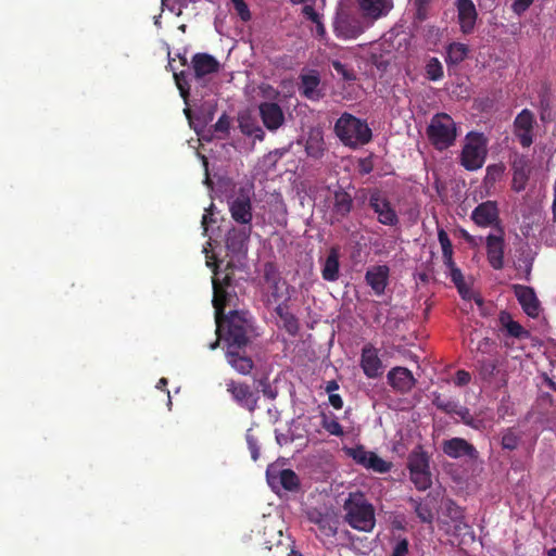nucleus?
I'll list each match as a JSON object with an SVG mask.
<instances>
[{
  "mask_svg": "<svg viewBox=\"0 0 556 556\" xmlns=\"http://www.w3.org/2000/svg\"><path fill=\"white\" fill-rule=\"evenodd\" d=\"M231 218L239 224L229 231L227 243H245L252 232V202L251 191L239 188L236 194L228 201Z\"/></svg>",
  "mask_w": 556,
  "mask_h": 556,
  "instance_id": "obj_1",
  "label": "nucleus"
},
{
  "mask_svg": "<svg viewBox=\"0 0 556 556\" xmlns=\"http://www.w3.org/2000/svg\"><path fill=\"white\" fill-rule=\"evenodd\" d=\"M217 332L225 331L227 348H245L254 336V321L249 312L231 311L216 319Z\"/></svg>",
  "mask_w": 556,
  "mask_h": 556,
  "instance_id": "obj_2",
  "label": "nucleus"
},
{
  "mask_svg": "<svg viewBox=\"0 0 556 556\" xmlns=\"http://www.w3.org/2000/svg\"><path fill=\"white\" fill-rule=\"evenodd\" d=\"M343 519L352 529L361 532H371L376 526V510L365 493L350 492L344 500Z\"/></svg>",
  "mask_w": 556,
  "mask_h": 556,
  "instance_id": "obj_3",
  "label": "nucleus"
},
{
  "mask_svg": "<svg viewBox=\"0 0 556 556\" xmlns=\"http://www.w3.org/2000/svg\"><path fill=\"white\" fill-rule=\"evenodd\" d=\"M334 132L344 146L353 149L367 144L372 138L367 122L346 112L337 119Z\"/></svg>",
  "mask_w": 556,
  "mask_h": 556,
  "instance_id": "obj_4",
  "label": "nucleus"
},
{
  "mask_svg": "<svg viewBox=\"0 0 556 556\" xmlns=\"http://www.w3.org/2000/svg\"><path fill=\"white\" fill-rule=\"evenodd\" d=\"M426 134L435 150L444 151L454 146L457 138V125L447 113H437L431 117Z\"/></svg>",
  "mask_w": 556,
  "mask_h": 556,
  "instance_id": "obj_5",
  "label": "nucleus"
},
{
  "mask_svg": "<svg viewBox=\"0 0 556 556\" xmlns=\"http://www.w3.org/2000/svg\"><path fill=\"white\" fill-rule=\"evenodd\" d=\"M471 219L479 227L490 228L485 243H504L505 230L495 201L489 200L476 206L471 213Z\"/></svg>",
  "mask_w": 556,
  "mask_h": 556,
  "instance_id": "obj_6",
  "label": "nucleus"
},
{
  "mask_svg": "<svg viewBox=\"0 0 556 556\" xmlns=\"http://www.w3.org/2000/svg\"><path fill=\"white\" fill-rule=\"evenodd\" d=\"M226 391L232 402L239 407L253 414L258 408L260 394L257 390L245 382L235 379H228L225 382Z\"/></svg>",
  "mask_w": 556,
  "mask_h": 556,
  "instance_id": "obj_7",
  "label": "nucleus"
},
{
  "mask_svg": "<svg viewBox=\"0 0 556 556\" xmlns=\"http://www.w3.org/2000/svg\"><path fill=\"white\" fill-rule=\"evenodd\" d=\"M332 26L336 36L341 39H355L364 31L358 15L345 7L337 10Z\"/></svg>",
  "mask_w": 556,
  "mask_h": 556,
  "instance_id": "obj_8",
  "label": "nucleus"
},
{
  "mask_svg": "<svg viewBox=\"0 0 556 556\" xmlns=\"http://www.w3.org/2000/svg\"><path fill=\"white\" fill-rule=\"evenodd\" d=\"M486 156L485 141L482 135L469 137L464 146L460 163L467 170H476L483 166Z\"/></svg>",
  "mask_w": 556,
  "mask_h": 556,
  "instance_id": "obj_9",
  "label": "nucleus"
},
{
  "mask_svg": "<svg viewBox=\"0 0 556 556\" xmlns=\"http://www.w3.org/2000/svg\"><path fill=\"white\" fill-rule=\"evenodd\" d=\"M535 116L529 109H523L514 119L513 134L522 148H529L533 143Z\"/></svg>",
  "mask_w": 556,
  "mask_h": 556,
  "instance_id": "obj_10",
  "label": "nucleus"
},
{
  "mask_svg": "<svg viewBox=\"0 0 556 556\" xmlns=\"http://www.w3.org/2000/svg\"><path fill=\"white\" fill-rule=\"evenodd\" d=\"M368 204L370 208L377 214L378 220L388 226H394L399 222L397 214L390 201L383 192L379 189L369 191Z\"/></svg>",
  "mask_w": 556,
  "mask_h": 556,
  "instance_id": "obj_11",
  "label": "nucleus"
},
{
  "mask_svg": "<svg viewBox=\"0 0 556 556\" xmlns=\"http://www.w3.org/2000/svg\"><path fill=\"white\" fill-rule=\"evenodd\" d=\"M346 454L352 457L356 464L378 473H386L391 468L390 463L379 457L375 452L367 451L363 445L346 448Z\"/></svg>",
  "mask_w": 556,
  "mask_h": 556,
  "instance_id": "obj_12",
  "label": "nucleus"
},
{
  "mask_svg": "<svg viewBox=\"0 0 556 556\" xmlns=\"http://www.w3.org/2000/svg\"><path fill=\"white\" fill-rule=\"evenodd\" d=\"M442 452L450 458L457 459L467 457L475 460L478 458L479 453L477 448L463 438H452L444 440L441 444Z\"/></svg>",
  "mask_w": 556,
  "mask_h": 556,
  "instance_id": "obj_13",
  "label": "nucleus"
},
{
  "mask_svg": "<svg viewBox=\"0 0 556 556\" xmlns=\"http://www.w3.org/2000/svg\"><path fill=\"white\" fill-rule=\"evenodd\" d=\"M457 22L464 35L473 33L478 20V12L472 0H456Z\"/></svg>",
  "mask_w": 556,
  "mask_h": 556,
  "instance_id": "obj_14",
  "label": "nucleus"
},
{
  "mask_svg": "<svg viewBox=\"0 0 556 556\" xmlns=\"http://www.w3.org/2000/svg\"><path fill=\"white\" fill-rule=\"evenodd\" d=\"M191 68L195 80H202L206 76L216 74L220 70L219 61L206 52H198L191 59Z\"/></svg>",
  "mask_w": 556,
  "mask_h": 556,
  "instance_id": "obj_15",
  "label": "nucleus"
},
{
  "mask_svg": "<svg viewBox=\"0 0 556 556\" xmlns=\"http://www.w3.org/2000/svg\"><path fill=\"white\" fill-rule=\"evenodd\" d=\"M245 348H227L225 353L229 366L242 376H250L255 367L254 361L247 355Z\"/></svg>",
  "mask_w": 556,
  "mask_h": 556,
  "instance_id": "obj_16",
  "label": "nucleus"
},
{
  "mask_svg": "<svg viewBox=\"0 0 556 556\" xmlns=\"http://www.w3.org/2000/svg\"><path fill=\"white\" fill-rule=\"evenodd\" d=\"M361 367L369 379H376L382 375V362L378 356L377 349L370 343L362 349Z\"/></svg>",
  "mask_w": 556,
  "mask_h": 556,
  "instance_id": "obj_17",
  "label": "nucleus"
},
{
  "mask_svg": "<svg viewBox=\"0 0 556 556\" xmlns=\"http://www.w3.org/2000/svg\"><path fill=\"white\" fill-rule=\"evenodd\" d=\"M513 291L523 312L532 318L538 317L540 313V301L533 288L522 285H513Z\"/></svg>",
  "mask_w": 556,
  "mask_h": 556,
  "instance_id": "obj_18",
  "label": "nucleus"
},
{
  "mask_svg": "<svg viewBox=\"0 0 556 556\" xmlns=\"http://www.w3.org/2000/svg\"><path fill=\"white\" fill-rule=\"evenodd\" d=\"M340 251L338 245H332L326 251L325 256L319 257L321 277L326 281H337L340 276Z\"/></svg>",
  "mask_w": 556,
  "mask_h": 556,
  "instance_id": "obj_19",
  "label": "nucleus"
},
{
  "mask_svg": "<svg viewBox=\"0 0 556 556\" xmlns=\"http://www.w3.org/2000/svg\"><path fill=\"white\" fill-rule=\"evenodd\" d=\"M387 379L392 389L402 394L408 393L416 383L412 371L400 366L392 368L388 372Z\"/></svg>",
  "mask_w": 556,
  "mask_h": 556,
  "instance_id": "obj_20",
  "label": "nucleus"
},
{
  "mask_svg": "<svg viewBox=\"0 0 556 556\" xmlns=\"http://www.w3.org/2000/svg\"><path fill=\"white\" fill-rule=\"evenodd\" d=\"M260 116L264 126L275 131L285 123V114L279 104L275 102H263L258 105Z\"/></svg>",
  "mask_w": 556,
  "mask_h": 556,
  "instance_id": "obj_21",
  "label": "nucleus"
},
{
  "mask_svg": "<svg viewBox=\"0 0 556 556\" xmlns=\"http://www.w3.org/2000/svg\"><path fill=\"white\" fill-rule=\"evenodd\" d=\"M320 77L318 72L311 71L309 73L300 75V93L312 101H318L324 97L323 90L319 88Z\"/></svg>",
  "mask_w": 556,
  "mask_h": 556,
  "instance_id": "obj_22",
  "label": "nucleus"
},
{
  "mask_svg": "<svg viewBox=\"0 0 556 556\" xmlns=\"http://www.w3.org/2000/svg\"><path fill=\"white\" fill-rule=\"evenodd\" d=\"M389 267L387 265H375L367 269L365 280L376 295H381L388 286Z\"/></svg>",
  "mask_w": 556,
  "mask_h": 556,
  "instance_id": "obj_23",
  "label": "nucleus"
},
{
  "mask_svg": "<svg viewBox=\"0 0 556 556\" xmlns=\"http://www.w3.org/2000/svg\"><path fill=\"white\" fill-rule=\"evenodd\" d=\"M364 17L378 20L386 16L393 8V0H357Z\"/></svg>",
  "mask_w": 556,
  "mask_h": 556,
  "instance_id": "obj_24",
  "label": "nucleus"
},
{
  "mask_svg": "<svg viewBox=\"0 0 556 556\" xmlns=\"http://www.w3.org/2000/svg\"><path fill=\"white\" fill-rule=\"evenodd\" d=\"M442 247V257L443 263L447 269L448 276L451 280L456 286L458 292L463 298H465L466 285L464 281V276L462 270L456 266L453 261V245H441Z\"/></svg>",
  "mask_w": 556,
  "mask_h": 556,
  "instance_id": "obj_25",
  "label": "nucleus"
},
{
  "mask_svg": "<svg viewBox=\"0 0 556 556\" xmlns=\"http://www.w3.org/2000/svg\"><path fill=\"white\" fill-rule=\"evenodd\" d=\"M353 207L352 195L346 192L342 187H339L333 191V198L331 202V214L337 220H341L346 217Z\"/></svg>",
  "mask_w": 556,
  "mask_h": 556,
  "instance_id": "obj_26",
  "label": "nucleus"
},
{
  "mask_svg": "<svg viewBox=\"0 0 556 556\" xmlns=\"http://www.w3.org/2000/svg\"><path fill=\"white\" fill-rule=\"evenodd\" d=\"M511 169H513L511 188L516 192H520L526 189V186H527V182L529 179L530 168L528 165V161L523 157L516 159L513 162Z\"/></svg>",
  "mask_w": 556,
  "mask_h": 556,
  "instance_id": "obj_27",
  "label": "nucleus"
},
{
  "mask_svg": "<svg viewBox=\"0 0 556 556\" xmlns=\"http://www.w3.org/2000/svg\"><path fill=\"white\" fill-rule=\"evenodd\" d=\"M445 515L454 523V531L456 533H467L470 530V526L465 519L464 509L453 501H447L444 506Z\"/></svg>",
  "mask_w": 556,
  "mask_h": 556,
  "instance_id": "obj_28",
  "label": "nucleus"
},
{
  "mask_svg": "<svg viewBox=\"0 0 556 556\" xmlns=\"http://www.w3.org/2000/svg\"><path fill=\"white\" fill-rule=\"evenodd\" d=\"M325 150V141L321 131L311 130L305 143L306 154L309 157L318 160L324 155Z\"/></svg>",
  "mask_w": 556,
  "mask_h": 556,
  "instance_id": "obj_29",
  "label": "nucleus"
},
{
  "mask_svg": "<svg viewBox=\"0 0 556 556\" xmlns=\"http://www.w3.org/2000/svg\"><path fill=\"white\" fill-rule=\"evenodd\" d=\"M498 320L509 337L516 339L529 338L530 332L526 330L518 321H515L509 313L505 311L501 312Z\"/></svg>",
  "mask_w": 556,
  "mask_h": 556,
  "instance_id": "obj_30",
  "label": "nucleus"
},
{
  "mask_svg": "<svg viewBox=\"0 0 556 556\" xmlns=\"http://www.w3.org/2000/svg\"><path fill=\"white\" fill-rule=\"evenodd\" d=\"M275 312L281 319L285 330L291 336L298 334L300 330L299 320L291 312H289L288 305L286 303H281L277 305Z\"/></svg>",
  "mask_w": 556,
  "mask_h": 556,
  "instance_id": "obj_31",
  "label": "nucleus"
},
{
  "mask_svg": "<svg viewBox=\"0 0 556 556\" xmlns=\"http://www.w3.org/2000/svg\"><path fill=\"white\" fill-rule=\"evenodd\" d=\"M409 504L414 508L417 517L421 522L432 523L434 519L432 501L428 497L425 500L409 498Z\"/></svg>",
  "mask_w": 556,
  "mask_h": 556,
  "instance_id": "obj_32",
  "label": "nucleus"
},
{
  "mask_svg": "<svg viewBox=\"0 0 556 556\" xmlns=\"http://www.w3.org/2000/svg\"><path fill=\"white\" fill-rule=\"evenodd\" d=\"M236 245H203V253L206 255V263L208 266H214L215 269H218L224 260L219 258L220 254L225 252L226 254L231 250L233 251Z\"/></svg>",
  "mask_w": 556,
  "mask_h": 556,
  "instance_id": "obj_33",
  "label": "nucleus"
},
{
  "mask_svg": "<svg viewBox=\"0 0 556 556\" xmlns=\"http://www.w3.org/2000/svg\"><path fill=\"white\" fill-rule=\"evenodd\" d=\"M407 467L409 472L430 470L428 454L421 447L415 448L408 456Z\"/></svg>",
  "mask_w": 556,
  "mask_h": 556,
  "instance_id": "obj_34",
  "label": "nucleus"
},
{
  "mask_svg": "<svg viewBox=\"0 0 556 556\" xmlns=\"http://www.w3.org/2000/svg\"><path fill=\"white\" fill-rule=\"evenodd\" d=\"M522 440V432L515 427L503 430L501 434V446L503 450L515 451L519 447Z\"/></svg>",
  "mask_w": 556,
  "mask_h": 556,
  "instance_id": "obj_35",
  "label": "nucleus"
},
{
  "mask_svg": "<svg viewBox=\"0 0 556 556\" xmlns=\"http://www.w3.org/2000/svg\"><path fill=\"white\" fill-rule=\"evenodd\" d=\"M469 53V47L462 42H452L446 48V63L458 65Z\"/></svg>",
  "mask_w": 556,
  "mask_h": 556,
  "instance_id": "obj_36",
  "label": "nucleus"
},
{
  "mask_svg": "<svg viewBox=\"0 0 556 556\" xmlns=\"http://www.w3.org/2000/svg\"><path fill=\"white\" fill-rule=\"evenodd\" d=\"M213 291L214 296L212 303L215 308V315L217 319L218 317H223L229 294L216 279H213Z\"/></svg>",
  "mask_w": 556,
  "mask_h": 556,
  "instance_id": "obj_37",
  "label": "nucleus"
},
{
  "mask_svg": "<svg viewBox=\"0 0 556 556\" xmlns=\"http://www.w3.org/2000/svg\"><path fill=\"white\" fill-rule=\"evenodd\" d=\"M497 369V361L491 358H481L477 361V370L481 380L491 382Z\"/></svg>",
  "mask_w": 556,
  "mask_h": 556,
  "instance_id": "obj_38",
  "label": "nucleus"
},
{
  "mask_svg": "<svg viewBox=\"0 0 556 556\" xmlns=\"http://www.w3.org/2000/svg\"><path fill=\"white\" fill-rule=\"evenodd\" d=\"M321 427L331 435L343 437L344 430L333 414L321 413Z\"/></svg>",
  "mask_w": 556,
  "mask_h": 556,
  "instance_id": "obj_39",
  "label": "nucleus"
},
{
  "mask_svg": "<svg viewBox=\"0 0 556 556\" xmlns=\"http://www.w3.org/2000/svg\"><path fill=\"white\" fill-rule=\"evenodd\" d=\"M320 532L326 536H334L337 534V521L328 515H319L317 519L313 520Z\"/></svg>",
  "mask_w": 556,
  "mask_h": 556,
  "instance_id": "obj_40",
  "label": "nucleus"
},
{
  "mask_svg": "<svg viewBox=\"0 0 556 556\" xmlns=\"http://www.w3.org/2000/svg\"><path fill=\"white\" fill-rule=\"evenodd\" d=\"M279 481L287 491H295L300 485L299 477L292 469H282L279 472Z\"/></svg>",
  "mask_w": 556,
  "mask_h": 556,
  "instance_id": "obj_41",
  "label": "nucleus"
},
{
  "mask_svg": "<svg viewBox=\"0 0 556 556\" xmlns=\"http://www.w3.org/2000/svg\"><path fill=\"white\" fill-rule=\"evenodd\" d=\"M175 84L179 90L180 97L182 98L186 105H189L190 97V85L187 79V72L181 71L179 73L174 72Z\"/></svg>",
  "mask_w": 556,
  "mask_h": 556,
  "instance_id": "obj_42",
  "label": "nucleus"
},
{
  "mask_svg": "<svg viewBox=\"0 0 556 556\" xmlns=\"http://www.w3.org/2000/svg\"><path fill=\"white\" fill-rule=\"evenodd\" d=\"M488 260L494 269H502L504 265V249L503 245H486Z\"/></svg>",
  "mask_w": 556,
  "mask_h": 556,
  "instance_id": "obj_43",
  "label": "nucleus"
},
{
  "mask_svg": "<svg viewBox=\"0 0 556 556\" xmlns=\"http://www.w3.org/2000/svg\"><path fill=\"white\" fill-rule=\"evenodd\" d=\"M410 480L419 491H425L431 486V472L430 470L426 471H413L409 472Z\"/></svg>",
  "mask_w": 556,
  "mask_h": 556,
  "instance_id": "obj_44",
  "label": "nucleus"
},
{
  "mask_svg": "<svg viewBox=\"0 0 556 556\" xmlns=\"http://www.w3.org/2000/svg\"><path fill=\"white\" fill-rule=\"evenodd\" d=\"M425 70L427 78L432 81L440 80L444 75L443 66L438 58H430Z\"/></svg>",
  "mask_w": 556,
  "mask_h": 556,
  "instance_id": "obj_45",
  "label": "nucleus"
},
{
  "mask_svg": "<svg viewBox=\"0 0 556 556\" xmlns=\"http://www.w3.org/2000/svg\"><path fill=\"white\" fill-rule=\"evenodd\" d=\"M332 67L336 71V73L342 77L345 81H354L356 80V74L354 70L349 68L346 64H343L342 62L336 60L332 61Z\"/></svg>",
  "mask_w": 556,
  "mask_h": 556,
  "instance_id": "obj_46",
  "label": "nucleus"
},
{
  "mask_svg": "<svg viewBox=\"0 0 556 556\" xmlns=\"http://www.w3.org/2000/svg\"><path fill=\"white\" fill-rule=\"evenodd\" d=\"M430 1L431 0H414L415 21L421 23L428 18Z\"/></svg>",
  "mask_w": 556,
  "mask_h": 556,
  "instance_id": "obj_47",
  "label": "nucleus"
},
{
  "mask_svg": "<svg viewBox=\"0 0 556 556\" xmlns=\"http://www.w3.org/2000/svg\"><path fill=\"white\" fill-rule=\"evenodd\" d=\"M263 278L268 283H276L277 280H281L280 273L274 263H266L263 269Z\"/></svg>",
  "mask_w": 556,
  "mask_h": 556,
  "instance_id": "obj_48",
  "label": "nucleus"
},
{
  "mask_svg": "<svg viewBox=\"0 0 556 556\" xmlns=\"http://www.w3.org/2000/svg\"><path fill=\"white\" fill-rule=\"evenodd\" d=\"M504 165L503 164H492L486 167L485 182L494 184L504 174Z\"/></svg>",
  "mask_w": 556,
  "mask_h": 556,
  "instance_id": "obj_49",
  "label": "nucleus"
},
{
  "mask_svg": "<svg viewBox=\"0 0 556 556\" xmlns=\"http://www.w3.org/2000/svg\"><path fill=\"white\" fill-rule=\"evenodd\" d=\"M433 405L446 413V414H454V412H456V408L458 406L457 402L453 401V400H446V399H442L441 396H435V399L433 400Z\"/></svg>",
  "mask_w": 556,
  "mask_h": 556,
  "instance_id": "obj_50",
  "label": "nucleus"
},
{
  "mask_svg": "<svg viewBox=\"0 0 556 556\" xmlns=\"http://www.w3.org/2000/svg\"><path fill=\"white\" fill-rule=\"evenodd\" d=\"M256 382L265 397L269 400H275L277 397L278 391L276 388L271 387L267 377H263L258 379Z\"/></svg>",
  "mask_w": 556,
  "mask_h": 556,
  "instance_id": "obj_51",
  "label": "nucleus"
},
{
  "mask_svg": "<svg viewBox=\"0 0 556 556\" xmlns=\"http://www.w3.org/2000/svg\"><path fill=\"white\" fill-rule=\"evenodd\" d=\"M245 440H247V444H248L249 451L251 453L252 459L257 460L260 457V446H258L257 439L251 432V429H249L247 431Z\"/></svg>",
  "mask_w": 556,
  "mask_h": 556,
  "instance_id": "obj_52",
  "label": "nucleus"
},
{
  "mask_svg": "<svg viewBox=\"0 0 556 556\" xmlns=\"http://www.w3.org/2000/svg\"><path fill=\"white\" fill-rule=\"evenodd\" d=\"M233 4V8L237 12V14L240 16V18L243 22H248L251 20V12L249 10L248 4L244 0H230Z\"/></svg>",
  "mask_w": 556,
  "mask_h": 556,
  "instance_id": "obj_53",
  "label": "nucleus"
},
{
  "mask_svg": "<svg viewBox=\"0 0 556 556\" xmlns=\"http://www.w3.org/2000/svg\"><path fill=\"white\" fill-rule=\"evenodd\" d=\"M454 414L459 416L465 425L470 426L472 428H478V426L475 424V418L471 416L467 407L458 405Z\"/></svg>",
  "mask_w": 556,
  "mask_h": 556,
  "instance_id": "obj_54",
  "label": "nucleus"
},
{
  "mask_svg": "<svg viewBox=\"0 0 556 556\" xmlns=\"http://www.w3.org/2000/svg\"><path fill=\"white\" fill-rule=\"evenodd\" d=\"M229 129H230V118L226 113H223L219 116V118L217 119V122L215 123L214 130L216 132H222V134L228 135Z\"/></svg>",
  "mask_w": 556,
  "mask_h": 556,
  "instance_id": "obj_55",
  "label": "nucleus"
},
{
  "mask_svg": "<svg viewBox=\"0 0 556 556\" xmlns=\"http://www.w3.org/2000/svg\"><path fill=\"white\" fill-rule=\"evenodd\" d=\"M409 543L406 538H400L392 551V556H407Z\"/></svg>",
  "mask_w": 556,
  "mask_h": 556,
  "instance_id": "obj_56",
  "label": "nucleus"
},
{
  "mask_svg": "<svg viewBox=\"0 0 556 556\" xmlns=\"http://www.w3.org/2000/svg\"><path fill=\"white\" fill-rule=\"evenodd\" d=\"M242 132L253 136L255 139L263 140L264 131L260 126H249L248 124L240 125Z\"/></svg>",
  "mask_w": 556,
  "mask_h": 556,
  "instance_id": "obj_57",
  "label": "nucleus"
},
{
  "mask_svg": "<svg viewBox=\"0 0 556 556\" xmlns=\"http://www.w3.org/2000/svg\"><path fill=\"white\" fill-rule=\"evenodd\" d=\"M532 3L533 0H514L511 8L515 13L521 15L530 8Z\"/></svg>",
  "mask_w": 556,
  "mask_h": 556,
  "instance_id": "obj_58",
  "label": "nucleus"
},
{
  "mask_svg": "<svg viewBox=\"0 0 556 556\" xmlns=\"http://www.w3.org/2000/svg\"><path fill=\"white\" fill-rule=\"evenodd\" d=\"M303 15L312 21L313 23L318 22L320 20V15L316 12L313 5L306 4L302 9Z\"/></svg>",
  "mask_w": 556,
  "mask_h": 556,
  "instance_id": "obj_59",
  "label": "nucleus"
},
{
  "mask_svg": "<svg viewBox=\"0 0 556 556\" xmlns=\"http://www.w3.org/2000/svg\"><path fill=\"white\" fill-rule=\"evenodd\" d=\"M470 374L466 370H458L455 376V383L459 387L466 386L470 382Z\"/></svg>",
  "mask_w": 556,
  "mask_h": 556,
  "instance_id": "obj_60",
  "label": "nucleus"
},
{
  "mask_svg": "<svg viewBox=\"0 0 556 556\" xmlns=\"http://www.w3.org/2000/svg\"><path fill=\"white\" fill-rule=\"evenodd\" d=\"M276 441L280 446L287 445L294 441V435L291 433H279L276 431Z\"/></svg>",
  "mask_w": 556,
  "mask_h": 556,
  "instance_id": "obj_61",
  "label": "nucleus"
},
{
  "mask_svg": "<svg viewBox=\"0 0 556 556\" xmlns=\"http://www.w3.org/2000/svg\"><path fill=\"white\" fill-rule=\"evenodd\" d=\"M281 280H277L276 283H268V289H269V292H270V298L274 299V301H277L281 294H280V289H281Z\"/></svg>",
  "mask_w": 556,
  "mask_h": 556,
  "instance_id": "obj_62",
  "label": "nucleus"
},
{
  "mask_svg": "<svg viewBox=\"0 0 556 556\" xmlns=\"http://www.w3.org/2000/svg\"><path fill=\"white\" fill-rule=\"evenodd\" d=\"M329 403L334 409H341L343 407V400L337 393L329 394Z\"/></svg>",
  "mask_w": 556,
  "mask_h": 556,
  "instance_id": "obj_63",
  "label": "nucleus"
},
{
  "mask_svg": "<svg viewBox=\"0 0 556 556\" xmlns=\"http://www.w3.org/2000/svg\"><path fill=\"white\" fill-rule=\"evenodd\" d=\"M552 213H553L554 220H556V181L554 182V187H553Z\"/></svg>",
  "mask_w": 556,
  "mask_h": 556,
  "instance_id": "obj_64",
  "label": "nucleus"
}]
</instances>
